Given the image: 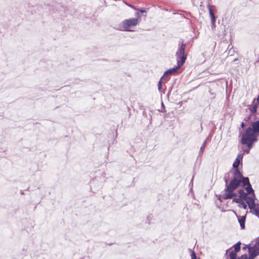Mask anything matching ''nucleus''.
<instances>
[{"mask_svg":"<svg viewBox=\"0 0 259 259\" xmlns=\"http://www.w3.org/2000/svg\"><path fill=\"white\" fill-rule=\"evenodd\" d=\"M259 134V120L253 122L251 127H248L245 133L242 136L241 142L251 148L254 142L257 141V137Z\"/></svg>","mask_w":259,"mask_h":259,"instance_id":"nucleus-1","label":"nucleus"},{"mask_svg":"<svg viewBox=\"0 0 259 259\" xmlns=\"http://www.w3.org/2000/svg\"><path fill=\"white\" fill-rule=\"evenodd\" d=\"M241 185V181H239L236 178H234L229 184L226 186L224 191L227 192L223 196L225 200L232 199L234 197L237 196V194L234 191L236 189Z\"/></svg>","mask_w":259,"mask_h":259,"instance_id":"nucleus-2","label":"nucleus"},{"mask_svg":"<svg viewBox=\"0 0 259 259\" xmlns=\"http://www.w3.org/2000/svg\"><path fill=\"white\" fill-rule=\"evenodd\" d=\"M186 44L183 41L181 45H179V48L176 52L177 62L183 65L187 59V55L185 53Z\"/></svg>","mask_w":259,"mask_h":259,"instance_id":"nucleus-3","label":"nucleus"},{"mask_svg":"<svg viewBox=\"0 0 259 259\" xmlns=\"http://www.w3.org/2000/svg\"><path fill=\"white\" fill-rule=\"evenodd\" d=\"M247 204L250 209V212L257 217L259 219V204H256L255 199L249 198L247 201Z\"/></svg>","mask_w":259,"mask_h":259,"instance_id":"nucleus-4","label":"nucleus"},{"mask_svg":"<svg viewBox=\"0 0 259 259\" xmlns=\"http://www.w3.org/2000/svg\"><path fill=\"white\" fill-rule=\"evenodd\" d=\"M138 20L137 18H131L126 19L122 21V27L123 30L127 31H133V30L130 29L129 27L135 26L137 25Z\"/></svg>","mask_w":259,"mask_h":259,"instance_id":"nucleus-5","label":"nucleus"},{"mask_svg":"<svg viewBox=\"0 0 259 259\" xmlns=\"http://www.w3.org/2000/svg\"><path fill=\"white\" fill-rule=\"evenodd\" d=\"M248 247L249 253L248 259H254L258 254H259V250L255 246L250 247L248 245Z\"/></svg>","mask_w":259,"mask_h":259,"instance_id":"nucleus-6","label":"nucleus"},{"mask_svg":"<svg viewBox=\"0 0 259 259\" xmlns=\"http://www.w3.org/2000/svg\"><path fill=\"white\" fill-rule=\"evenodd\" d=\"M238 193L239 194V197H240L243 200H246V202L247 201L249 200V198L254 199V197H252V196H248V194L246 192H245L243 189L239 190Z\"/></svg>","mask_w":259,"mask_h":259,"instance_id":"nucleus-7","label":"nucleus"},{"mask_svg":"<svg viewBox=\"0 0 259 259\" xmlns=\"http://www.w3.org/2000/svg\"><path fill=\"white\" fill-rule=\"evenodd\" d=\"M169 74H166V71L164 73L163 75L161 77L160 80L158 81V89L159 91H161L162 88V83L166 82L169 78Z\"/></svg>","mask_w":259,"mask_h":259,"instance_id":"nucleus-8","label":"nucleus"},{"mask_svg":"<svg viewBox=\"0 0 259 259\" xmlns=\"http://www.w3.org/2000/svg\"><path fill=\"white\" fill-rule=\"evenodd\" d=\"M244 156V153L240 152L235 160V161L234 162L233 164V166L234 168H237L238 167L240 161L242 160L243 157Z\"/></svg>","mask_w":259,"mask_h":259,"instance_id":"nucleus-9","label":"nucleus"},{"mask_svg":"<svg viewBox=\"0 0 259 259\" xmlns=\"http://www.w3.org/2000/svg\"><path fill=\"white\" fill-rule=\"evenodd\" d=\"M182 65L181 64L177 62V65L166 71V74H169L170 75L175 73Z\"/></svg>","mask_w":259,"mask_h":259,"instance_id":"nucleus-10","label":"nucleus"},{"mask_svg":"<svg viewBox=\"0 0 259 259\" xmlns=\"http://www.w3.org/2000/svg\"><path fill=\"white\" fill-rule=\"evenodd\" d=\"M234 178H236L238 180H240L243 177L242 174L239 170L238 167L234 168L233 171Z\"/></svg>","mask_w":259,"mask_h":259,"instance_id":"nucleus-11","label":"nucleus"},{"mask_svg":"<svg viewBox=\"0 0 259 259\" xmlns=\"http://www.w3.org/2000/svg\"><path fill=\"white\" fill-rule=\"evenodd\" d=\"M245 190L246 191V193L248 194H252V197L254 198V199H255V195L254 192V190L252 188V186L251 184H249L247 186H246V187L245 188Z\"/></svg>","mask_w":259,"mask_h":259,"instance_id":"nucleus-12","label":"nucleus"},{"mask_svg":"<svg viewBox=\"0 0 259 259\" xmlns=\"http://www.w3.org/2000/svg\"><path fill=\"white\" fill-rule=\"evenodd\" d=\"M214 7V6L211 5L210 4H208L207 5V8L208 9L209 14L210 15L211 20H213V21H214V19H216L215 16L213 13V10H212V8Z\"/></svg>","mask_w":259,"mask_h":259,"instance_id":"nucleus-13","label":"nucleus"},{"mask_svg":"<svg viewBox=\"0 0 259 259\" xmlns=\"http://www.w3.org/2000/svg\"><path fill=\"white\" fill-rule=\"evenodd\" d=\"M246 220V216L244 215L241 217L238 218V222L240 224L241 228L242 229L245 228V222Z\"/></svg>","mask_w":259,"mask_h":259,"instance_id":"nucleus-14","label":"nucleus"},{"mask_svg":"<svg viewBox=\"0 0 259 259\" xmlns=\"http://www.w3.org/2000/svg\"><path fill=\"white\" fill-rule=\"evenodd\" d=\"M241 181V184L242 183V186L245 187L246 186L250 184L249 178L248 177H242L241 179L239 180Z\"/></svg>","mask_w":259,"mask_h":259,"instance_id":"nucleus-15","label":"nucleus"},{"mask_svg":"<svg viewBox=\"0 0 259 259\" xmlns=\"http://www.w3.org/2000/svg\"><path fill=\"white\" fill-rule=\"evenodd\" d=\"M240 245L241 242L240 241L238 242L235 244H234L233 245V247H234V250L231 251V252H235V253L237 254V252H239L240 250Z\"/></svg>","mask_w":259,"mask_h":259,"instance_id":"nucleus-16","label":"nucleus"},{"mask_svg":"<svg viewBox=\"0 0 259 259\" xmlns=\"http://www.w3.org/2000/svg\"><path fill=\"white\" fill-rule=\"evenodd\" d=\"M230 172H231V171L229 172L226 173L224 177V180L225 181L226 186H227V185L228 184V181L230 177Z\"/></svg>","mask_w":259,"mask_h":259,"instance_id":"nucleus-17","label":"nucleus"},{"mask_svg":"<svg viewBox=\"0 0 259 259\" xmlns=\"http://www.w3.org/2000/svg\"><path fill=\"white\" fill-rule=\"evenodd\" d=\"M206 141H205L202 144V146H201L200 147V151H199V155H201L203 152V151L205 148V146H206Z\"/></svg>","mask_w":259,"mask_h":259,"instance_id":"nucleus-18","label":"nucleus"},{"mask_svg":"<svg viewBox=\"0 0 259 259\" xmlns=\"http://www.w3.org/2000/svg\"><path fill=\"white\" fill-rule=\"evenodd\" d=\"M242 200H243L240 197H239V198H234L233 199V202L239 204L241 203V202H242Z\"/></svg>","mask_w":259,"mask_h":259,"instance_id":"nucleus-19","label":"nucleus"},{"mask_svg":"<svg viewBox=\"0 0 259 259\" xmlns=\"http://www.w3.org/2000/svg\"><path fill=\"white\" fill-rule=\"evenodd\" d=\"M237 254L235 253V252H230L229 257L230 259H236Z\"/></svg>","mask_w":259,"mask_h":259,"instance_id":"nucleus-20","label":"nucleus"},{"mask_svg":"<svg viewBox=\"0 0 259 259\" xmlns=\"http://www.w3.org/2000/svg\"><path fill=\"white\" fill-rule=\"evenodd\" d=\"M239 207H243L245 209H246L247 208V205L244 202L243 200H242V202H241V203H239Z\"/></svg>","mask_w":259,"mask_h":259,"instance_id":"nucleus-21","label":"nucleus"},{"mask_svg":"<svg viewBox=\"0 0 259 259\" xmlns=\"http://www.w3.org/2000/svg\"><path fill=\"white\" fill-rule=\"evenodd\" d=\"M215 20L216 19H214V21L211 20V26L212 29L215 27Z\"/></svg>","mask_w":259,"mask_h":259,"instance_id":"nucleus-22","label":"nucleus"},{"mask_svg":"<svg viewBox=\"0 0 259 259\" xmlns=\"http://www.w3.org/2000/svg\"><path fill=\"white\" fill-rule=\"evenodd\" d=\"M256 109H257V105H254L251 109L252 112H253V113L255 112L256 111Z\"/></svg>","mask_w":259,"mask_h":259,"instance_id":"nucleus-23","label":"nucleus"},{"mask_svg":"<svg viewBox=\"0 0 259 259\" xmlns=\"http://www.w3.org/2000/svg\"><path fill=\"white\" fill-rule=\"evenodd\" d=\"M238 259H247V255L246 254H243Z\"/></svg>","mask_w":259,"mask_h":259,"instance_id":"nucleus-24","label":"nucleus"},{"mask_svg":"<svg viewBox=\"0 0 259 259\" xmlns=\"http://www.w3.org/2000/svg\"><path fill=\"white\" fill-rule=\"evenodd\" d=\"M225 194H223V195H219L218 196V199L219 200H220L221 201H222V200L223 199H225L224 198H223V196L225 195Z\"/></svg>","mask_w":259,"mask_h":259,"instance_id":"nucleus-25","label":"nucleus"},{"mask_svg":"<svg viewBox=\"0 0 259 259\" xmlns=\"http://www.w3.org/2000/svg\"><path fill=\"white\" fill-rule=\"evenodd\" d=\"M143 115L145 117H146V118L148 117V114H147V112L145 110L143 111Z\"/></svg>","mask_w":259,"mask_h":259,"instance_id":"nucleus-26","label":"nucleus"},{"mask_svg":"<svg viewBox=\"0 0 259 259\" xmlns=\"http://www.w3.org/2000/svg\"><path fill=\"white\" fill-rule=\"evenodd\" d=\"M248 149H245L244 150V153H246L247 154H248L249 153L250 149L249 147H248Z\"/></svg>","mask_w":259,"mask_h":259,"instance_id":"nucleus-27","label":"nucleus"},{"mask_svg":"<svg viewBox=\"0 0 259 259\" xmlns=\"http://www.w3.org/2000/svg\"><path fill=\"white\" fill-rule=\"evenodd\" d=\"M245 124L243 122H242L241 123V126L242 128H243L244 127H245Z\"/></svg>","mask_w":259,"mask_h":259,"instance_id":"nucleus-28","label":"nucleus"},{"mask_svg":"<svg viewBox=\"0 0 259 259\" xmlns=\"http://www.w3.org/2000/svg\"><path fill=\"white\" fill-rule=\"evenodd\" d=\"M140 12H141V13H146V11L145 10H143V9H141V10H140Z\"/></svg>","mask_w":259,"mask_h":259,"instance_id":"nucleus-29","label":"nucleus"},{"mask_svg":"<svg viewBox=\"0 0 259 259\" xmlns=\"http://www.w3.org/2000/svg\"><path fill=\"white\" fill-rule=\"evenodd\" d=\"M259 101V95L258 96L257 98H256V101L257 102Z\"/></svg>","mask_w":259,"mask_h":259,"instance_id":"nucleus-30","label":"nucleus"},{"mask_svg":"<svg viewBox=\"0 0 259 259\" xmlns=\"http://www.w3.org/2000/svg\"><path fill=\"white\" fill-rule=\"evenodd\" d=\"M20 194H21V195H23V194H24V193H23V192L22 191H21V192H20Z\"/></svg>","mask_w":259,"mask_h":259,"instance_id":"nucleus-31","label":"nucleus"},{"mask_svg":"<svg viewBox=\"0 0 259 259\" xmlns=\"http://www.w3.org/2000/svg\"><path fill=\"white\" fill-rule=\"evenodd\" d=\"M149 115H150V120H152V116L150 115V114H149Z\"/></svg>","mask_w":259,"mask_h":259,"instance_id":"nucleus-32","label":"nucleus"},{"mask_svg":"<svg viewBox=\"0 0 259 259\" xmlns=\"http://www.w3.org/2000/svg\"><path fill=\"white\" fill-rule=\"evenodd\" d=\"M162 104V107H164V104H163V102L162 103V104Z\"/></svg>","mask_w":259,"mask_h":259,"instance_id":"nucleus-33","label":"nucleus"},{"mask_svg":"<svg viewBox=\"0 0 259 259\" xmlns=\"http://www.w3.org/2000/svg\"><path fill=\"white\" fill-rule=\"evenodd\" d=\"M246 247H247V246H246V247H243V249H245V248H246Z\"/></svg>","mask_w":259,"mask_h":259,"instance_id":"nucleus-34","label":"nucleus"},{"mask_svg":"<svg viewBox=\"0 0 259 259\" xmlns=\"http://www.w3.org/2000/svg\"><path fill=\"white\" fill-rule=\"evenodd\" d=\"M258 245L259 246V240H258Z\"/></svg>","mask_w":259,"mask_h":259,"instance_id":"nucleus-35","label":"nucleus"},{"mask_svg":"<svg viewBox=\"0 0 259 259\" xmlns=\"http://www.w3.org/2000/svg\"><path fill=\"white\" fill-rule=\"evenodd\" d=\"M198 259H199V258H198Z\"/></svg>","mask_w":259,"mask_h":259,"instance_id":"nucleus-36","label":"nucleus"}]
</instances>
